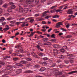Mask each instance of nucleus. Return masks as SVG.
I'll list each match as a JSON object with an SVG mask.
<instances>
[{
  "label": "nucleus",
  "mask_w": 77,
  "mask_h": 77,
  "mask_svg": "<svg viewBox=\"0 0 77 77\" xmlns=\"http://www.w3.org/2000/svg\"><path fill=\"white\" fill-rule=\"evenodd\" d=\"M12 70H11L9 72H5V75H2L1 77H9V76H7V75H12V76H14L15 75V73H12Z\"/></svg>",
  "instance_id": "nucleus-1"
},
{
  "label": "nucleus",
  "mask_w": 77,
  "mask_h": 77,
  "mask_svg": "<svg viewBox=\"0 0 77 77\" xmlns=\"http://www.w3.org/2000/svg\"><path fill=\"white\" fill-rule=\"evenodd\" d=\"M12 66L11 65H10L6 68V69H4L1 72L0 71V74H2V72H6L7 71V70H9V69H12Z\"/></svg>",
  "instance_id": "nucleus-2"
},
{
  "label": "nucleus",
  "mask_w": 77,
  "mask_h": 77,
  "mask_svg": "<svg viewBox=\"0 0 77 77\" xmlns=\"http://www.w3.org/2000/svg\"><path fill=\"white\" fill-rule=\"evenodd\" d=\"M66 50H68V48L66 46H64L63 48L60 49V51L61 53H65V51Z\"/></svg>",
  "instance_id": "nucleus-3"
},
{
  "label": "nucleus",
  "mask_w": 77,
  "mask_h": 77,
  "mask_svg": "<svg viewBox=\"0 0 77 77\" xmlns=\"http://www.w3.org/2000/svg\"><path fill=\"white\" fill-rule=\"evenodd\" d=\"M62 23V22H59L56 25V27L57 28H59V27H60V25H62V26L63 25Z\"/></svg>",
  "instance_id": "nucleus-4"
},
{
  "label": "nucleus",
  "mask_w": 77,
  "mask_h": 77,
  "mask_svg": "<svg viewBox=\"0 0 77 77\" xmlns=\"http://www.w3.org/2000/svg\"><path fill=\"white\" fill-rule=\"evenodd\" d=\"M48 12V11H45L42 15L41 17H45L47 16V14Z\"/></svg>",
  "instance_id": "nucleus-5"
},
{
  "label": "nucleus",
  "mask_w": 77,
  "mask_h": 77,
  "mask_svg": "<svg viewBox=\"0 0 77 77\" xmlns=\"http://www.w3.org/2000/svg\"><path fill=\"white\" fill-rule=\"evenodd\" d=\"M53 51H54V54L55 55H57V54H59V52H58V51L57 49H53Z\"/></svg>",
  "instance_id": "nucleus-6"
},
{
  "label": "nucleus",
  "mask_w": 77,
  "mask_h": 77,
  "mask_svg": "<svg viewBox=\"0 0 77 77\" xmlns=\"http://www.w3.org/2000/svg\"><path fill=\"white\" fill-rule=\"evenodd\" d=\"M67 56H69V59H71V58H72L73 57L72 54H70V53H67Z\"/></svg>",
  "instance_id": "nucleus-7"
},
{
  "label": "nucleus",
  "mask_w": 77,
  "mask_h": 77,
  "mask_svg": "<svg viewBox=\"0 0 77 77\" xmlns=\"http://www.w3.org/2000/svg\"><path fill=\"white\" fill-rule=\"evenodd\" d=\"M67 13L69 14H73V11H72V9H70L68 10L67 11Z\"/></svg>",
  "instance_id": "nucleus-8"
},
{
  "label": "nucleus",
  "mask_w": 77,
  "mask_h": 77,
  "mask_svg": "<svg viewBox=\"0 0 77 77\" xmlns=\"http://www.w3.org/2000/svg\"><path fill=\"white\" fill-rule=\"evenodd\" d=\"M32 2H33V0H26V3L27 5H29Z\"/></svg>",
  "instance_id": "nucleus-9"
},
{
  "label": "nucleus",
  "mask_w": 77,
  "mask_h": 77,
  "mask_svg": "<svg viewBox=\"0 0 77 77\" xmlns=\"http://www.w3.org/2000/svg\"><path fill=\"white\" fill-rule=\"evenodd\" d=\"M20 63L22 64H25L27 63H28V62L27 61L22 60L20 61Z\"/></svg>",
  "instance_id": "nucleus-10"
},
{
  "label": "nucleus",
  "mask_w": 77,
  "mask_h": 77,
  "mask_svg": "<svg viewBox=\"0 0 77 77\" xmlns=\"http://www.w3.org/2000/svg\"><path fill=\"white\" fill-rule=\"evenodd\" d=\"M45 70H46V68L45 67H42L39 69V71L41 72H42L44 71H45Z\"/></svg>",
  "instance_id": "nucleus-11"
},
{
  "label": "nucleus",
  "mask_w": 77,
  "mask_h": 77,
  "mask_svg": "<svg viewBox=\"0 0 77 77\" xmlns=\"http://www.w3.org/2000/svg\"><path fill=\"white\" fill-rule=\"evenodd\" d=\"M32 54L34 57H35L36 58H38V55H37L36 54H35L34 52H32Z\"/></svg>",
  "instance_id": "nucleus-12"
},
{
  "label": "nucleus",
  "mask_w": 77,
  "mask_h": 77,
  "mask_svg": "<svg viewBox=\"0 0 77 77\" xmlns=\"http://www.w3.org/2000/svg\"><path fill=\"white\" fill-rule=\"evenodd\" d=\"M22 71V70L21 69H19L16 70V74H20Z\"/></svg>",
  "instance_id": "nucleus-13"
},
{
  "label": "nucleus",
  "mask_w": 77,
  "mask_h": 77,
  "mask_svg": "<svg viewBox=\"0 0 77 77\" xmlns=\"http://www.w3.org/2000/svg\"><path fill=\"white\" fill-rule=\"evenodd\" d=\"M23 8L21 7H19V12H22V13H24V11H23Z\"/></svg>",
  "instance_id": "nucleus-14"
},
{
  "label": "nucleus",
  "mask_w": 77,
  "mask_h": 77,
  "mask_svg": "<svg viewBox=\"0 0 77 77\" xmlns=\"http://www.w3.org/2000/svg\"><path fill=\"white\" fill-rule=\"evenodd\" d=\"M77 70H75L74 71H72L71 72H69L68 74H74V73H77Z\"/></svg>",
  "instance_id": "nucleus-15"
},
{
  "label": "nucleus",
  "mask_w": 77,
  "mask_h": 77,
  "mask_svg": "<svg viewBox=\"0 0 77 77\" xmlns=\"http://www.w3.org/2000/svg\"><path fill=\"white\" fill-rule=\"evenodd\" d=\"M29 11V8H26L23 10V13H27Z\"/></svg>",
  "instance_id": "nucleus-16"
},
{
  "label": "nucleus",
  "mask_w": 77,
  "mask_h": 77,
  "mask_svg": "<svg viewBox=\"0 0 77 77\" xmlns=\"http://www.w3.org/2000/svg\"><path fill=\"white\" fill-rule=\"evenodd\" d=\"M32 65H33V63H29L28 64L26 65V66L28 68H29V66H32Z\"/></svg>",
  "instance_id": "nucleus-17"
},
{
  "label": "nucleus",
  "mask_w": 77,
  "mask_h": 77,
  "mask_svg": "<svg viewBox=\"0 0 77 77\" xmlns=\"http://www.w3.org/2000/svg\"><path fill=\"white\" fill-rule=\"evenodd\" d=\"M5 64V63L4 62H2V61H0V68H1L2 67V65H4Z\"/></svg>",
  "instance_id": "nucleus-18"
},
{
  "label": "nucleus",
  "mask_w": 77,
  "mask_h": 77,
  "mask_svg": "<svg viewBox=\"0 0 77 77\" xmlns=\"http://www.w3.org/2000/svg\"><path fill=\"white\" fill-rule=\"evenodd\" d=\"M15 48H19V49H21V45H17V46H15Z\"/></svg>",
  "instance_id": "nucleus-19"
},
{
  "label": "nucleus",
  "mask_w": 77,
  "mask_h": 77,
  "mask_svg": "<svg viewBox=\"0 0 77 77\" xmlns=\"http://www.w3.org/2000/svg\"><path fill=\"white\" fill-rule=\"evenodd\" d=\"M25 73H30L32 72V71L31 70H26L24 71Z\"/></svg>",
  "instance_id": "nucleus-20"
},
{
  "label": "nucleus",
  "mask_w": 77,
  "mask_h": 77,
  "mask_svg": "<svg viewBox=\"0 0 77 77\" xmlns=\"http://www.w3.org/2000/svg\"><path fill=\"white\" fill-rule=\"evenodd\" d=\"M37 21H42V20H44V19L42 18H38V19H36Z\"/></svg>",
  "instance_id": "nucleus-21"
},
{
  "label": "nucleus",
  "mask_w": 77,
  "mask_h": 77,
  "mask_svg": "<svg viewBox=\"0 0 77 77\" xmlns=\"http://www.w3.org/2000/svg\"><path fill=\"white\" fill-rule=\"evenodd\" d=\"M17 66H23V65L20 63H17L16 64Z\"/></svg>",
  "instance_id": "nucleus-22"
},
{
  "label": "nucleus",
  "mask_w": 77,
  "mask_h": 77,
  "mask_svg": "<svg viewBox=\"0 0 77 77\" xmlns=\"http://www.w3.org/2000/svg\"><path fill=\"white\" fill-rule=\"evenodd\" d=\"M34 33H35V32H31V33L30 35H28V36H29V37H30L31 36H33V34H34Z\"/></svg>",
  "instance_id": "nucleus-23"
},
{
  "label": "nucleus",
  "mask_w": 77,
  "mask_h": 77,
  "mask_svg": "<svg viewBox=\"0 0 77 77\" xmlns=\"http://www.w3.org/2000/svg\"><path fill=\"white\" fill-rule=\"evenodd\" d=\"M42 64L44 66H46L47 65V63L45 62H44L43 63H42Z\"/></svg>",
  "instance_id": "nucleus-24"
},
{
  "label": "nucleus",
  "mask_w": 77,
  "mask_h": 77,
  "mask_svg": "<svg viewBox=\"0 0 77 77\" xmlns=\"http://www.w3.org/2000/svg\"><path fill=\"white\" fill-rule=\"evenodd\" d=\"M72 37V35H66V38H71Z\"/></svg>",
  "instance_id": "nucleus-25"
},
{
  "label": "nucleus",
  "mask_w": 77,
  "mask_h": 77,
  "mask_svg": "<svg viewBox=\"0 0 77 77\" xmlns=\"http://www.w3.org/2000/svg\"><path fill=\"white\" fill-rule=\"evenodd\" d=\"M13 59L14 61H17V60H18V58L15 57L13 58Z\"/></svg>",
  "instance_id": "nucleus-26"
},
{
  "label": "nucleus",
  "mask_w": 77,
  "mask_h": 77,
  "mask_svg": "<svg viewBox=\"0 0 77 77\" xmlns=\"http://www.w3.org/2000/svg\"><path fill=\"white\" fill-rule=\"evenodd\" d=\"M54 48H59V45H57V44H56L54 45Z\"/></svg>",
  "instance_id": "nucleus-27"
},
{
  "label": "nucleus",
  "mask_w": 77,
  "mask_h": 77,
  "mask_svg": "<svg viewBox=\"0 0 77 77\" xmlns=\"http://www.w3.org/2000/svg\"><path fill=\"white\" fill-rule=\"evenodd\" d=\"M52 67H56L57 66L56 63H53L52 64Z\"/></svg>",
  "instance_id": "nucleus-28"
},
{
  "label": "nucleus",
  "mask_w": 77,
  "mask_h": 77,
  "mask_svg": "<svg viewBox=\"0 0 77 77\" xmlns=\"http://www.w3.org/2000/svg\"><path fill=\"white\" fill-rule=\"evenodd\" d=\"M13 18H12V17H9L8 18H7V20L8 21H11V20H12Z\"/></svg>",
  "instance_id": "nucleus-29"
},
{
  "label": "nucleus",
  "mask_w": 77,
  "mask_h": 77,
  "mask_svg": "<svg viewBox=\"0 0 77 77\" xmlns=\"http://www.w3.org/2000/svg\"><path fill=\"white\" fill-rule=\"evenodd\" d=\"M7 11L8 12H12V9H11V8H8V9L7 10Z\"/></svg>",
  "instance_id": "nucleus-30"
},
{
  "label": "nucleus",
  "mask_w": 77,
  "mask_h": 77,
  "mask_svg": "<svg viewBox=\"0 0 77 77\" xmlns=\"http://www.w3.org/2000/svg\"><path fill=\"white\" fill-rule=\"evenodd\" d=\"M8 6V4L6 3L3 5V7H4V8H6Z\"/></svg>",
  "instance_id": "nucleus-31"
},
{
  "label": "nucleus",
  "mask_w": 77,
  "mask_h": 77,
  "mask_svg": "<svg viewBox=\"0 0 77 77\" xmlns=\"http://www.w3.org/2000/svg\"><path fill=\"white\" fill-rule=\"evenodd\" d=\"M53 18H59V15H55L54 16H53Z\"/></svg>",
  "instance_id": "nucleus-32"
},
{
  "label": "nucleus",
  "mask_w": 77,
  "mask_h": 77,
  "mask_svg": "<svg viewBox=\"0 0 77 77\" xmlns=\"http://www.w3.org/2000/svg\"><path fill=\"white\" fill-rule=\"evenodd\" d=\"M20 23H22V22H18L15 23L16 24L17 26L19 25V24H20Z\"/></svg>",
  "instance_id": "nucleus-33"
},
{
  "label": "nucleus",
  "mask_w": 77,
  "mask_h": 77,
  "mask_svg": "<svg viewBox=\"0 0 77 77\" xmlns=\"http://www.w3.org/2000/svg\"><path fill=\"white\" fill-rule=\"evenodd\" d=\"M19 54V53L17 52H15L13 53V56H16L17 55H18Z\"/></svg>",
  "instance_id": "nucleus-34"
},
{
  "label": "nucleus",
  "mask_w": 77,
  "mask_h": 77,
  "mask_svg": "<svg viewBox=\"0 0 77 77\" xmlns=\"http://www.w3.org/2000/svg\"><path fill=\"white\" fill-rule=\"evenodd\" d=\"M59 58L60 59H64V58H65V56L63 55H61L59 57Z\"/></svg>",
  "instance_id": "nucleus-35"
},
{
  "label": "nucleus",
  "mask_w": 77,
  "mask_h": 77,
  "mask_svg": "<svg viewBox=\"0 0 77 77\" xmlns=\"http://www.w3.org/2000/svg\"><path fill=\"white\" fill-rule=\"evenodd\" d=\"M26 59V60H27L28 61H32V60L30 58H27Z\"/></svg>",
  "instance_id": "nucleus-36"
},
{
  "label": "nucleus",
  "mask_w": 77,
  "mask_h": 77,
  "mask_svg": "<svg viewBox=\"0 0 77 77\" xmlns=\"http://www.w3.org/2000/svg\"><path fill=\"white\" fill-rule=\"evenodd\" d=\"M51 16H48L45 17V18H46V19H48V18H51Z\"/></svg>",
  "instance_id": "nucleus-37"
},
{
  "label": "nucleus",
  "mask_w": 77,
  "mask_h": 77,
  "mask_svg": "<svg viewBox=\"0 0 77 77\" xmlns=\"http://www.w3.org/2000/svg\"><path fill=\"white\" fill-rule=\"evenodd\" d=\"M9 29V27L3 29V30H5V31H7Z\"/></svg>",
  "instance_id": "nucleus-38"
},
{
  "label": "nucleus",
  "mask_w": 77,
  "mask_h": 77,
  "mask_svg": "<svg viewBox=\"0 0 77 77\" xmlns=\"http://www.w3.org/2000/svg\"><path fill=\"white\" fill-rule=\"evenodd\" d=\"M11 8L12 9H15V6L14 5H12L11 6Z\"/></svg>",
  "instance_id": "nucleus-39"
},
{
  "label": "nucleus",
  "mask_w": 77,
  "mask_h": 77,
  "mask_svg": "<svg viewBox=\"0 0 77 77\" xmlns=\"http://www.w3.org/2000/svg\"><path fill=\"white\" fill-rule=\"evenodd\" d=\"M43 40L44 41H48V39L47 38H45L43 39Z\"/></svg>",
  "instance_id": "nucleus-40"
},
{
  "label": "nucleus",
  "mask_w": 77,
  "mask_h": 77,
  "mask_svg": "<svg viewBox=\"0 0 77 77\" xmlns=\"http://www.w3.org/2000/svg\"><path fill=\"white\" fill-rule=\"evenodd\" d=\"M25 19V18L22 17L19 19V21H21V20H24Z\"/></svg>",
  "instance_id": "nucleus-41"
},
{
  "label": "nucleus",
  "mask_w": 77,
  "mask_h": 77,
  "mask_svg": "<svg viewBox=\"0 0 77 77\" xmlns=\"http://www.w3.org/2000/svg\"><path fill=\"white\" fill-rule=\"evenodd\" d=\"M43 54L42 53H40L39 54H38V56H43Z\"/></svg>",
  "instance_id": "nucleus-42"
},
{
  "label": "nucleus",
  "mask_w": 77,
  "mask_h": 77,
  "mask_svg": "<svg viewBox=\"0 0 77 77\" xmlns=\"http://www.w3.org/2000/svg\"><path fill=\"white\" fill-rule=\"evenodd\" d=\"M15 22H16L15 21L13 20V21H10V23H11V24H14V23H15Z\"/></svg>",
  "instance_id": "nucleus-43"
},
{
  "label": "nucleus",
  "mask_w": 77,
  "mask_h": 77,
  "mask_svg": "<svg viewBox=\"0 0 77 77\" xmlns=\"http://www.w3.org/2000/svg\"><path fill=\"white\" fill-rule=\"evenodd\" d=\"M43 60H48V58L47 57H44L43 58Z\"/></svg>",
  "instance_id": "nucleus-44"
},
{
  "label": "nucleus",
  "mask_w": 77,
  "mask_h": 77,
  "mask_svg": "<svg viewBox=\"0 0 77 77\" xmlns=\"http://www.w3.org/2000/svg\"><path fill=\"white\" fill-rule=\"evenodd\" d=\"M48 45H51V43L49 42H46Z\"/></svg>",
  "instance_id": "nucleus-45"
},
{
  "label": "nucleus",
  "mask_w": 77,
  "mask_h": 77,
  "mask_svg": "<svg viewBox=\"0 0 77 77\" xmlns=\"http://www.w3.org/2000/svg\"><path fill=\"white\" fill-rule=\"evenodd\" d=\"M39 65H35L34 66V67L35 68H39Z\"/></svg>",
  "instance_id": "nucleus-46"
},
{
  "label": "nucleus",
  "mask_w": 77,
  "mask_h": 77,
  "mask_svg": "<svg viewBox=\"0 0 77 77\" xmlns=\"http://www.w3.org/2000/svg\"><path fill=\"white\" fill-rule=\"evenodd\" d=\"M51 42H55V41H56V40L55 39H51Z\"/></svg>",
  "instance_id": "nucleus-47"
},
{
  "label": "nucleus",
  "mask_w": 77,
  "mask_h": 77,
  "mask_svg": "<svg viewBox=\"0 0 77 77\" xmlns=\"http://www.w3.org/2000/svg\"><path fill=\"white\" fill-rule=\"evenodd\" d=\"M69 16L70 18H71L72 17V18H75V16H74L73 15H69Z\"/></svg>",
  "instance_id": "nucleus-48"
},
{
  "label": "nucleus",
  "mask_w": 77,
  "mask_h": 77,
  "mask_svg": "<svg viewBox=\"0 0 77 77\" xmlns=\"http://www.w3.org/2000/svg\"><path fill=\"white\" fill-rule=\"evenodd\" d=\"M57 7V5H55L54 6H53L51 7V9H54V8H56Z\"/></svg>",
  "instance_id": "nucleus-49"
},
{
  "label": "nucleus",
  "mask_w": 77,
  "mask_h": 77,
  "mask_svg": "<svg viewBox=\"0 0 77 77\" xmlns=\"http://www.w3.org/2000/svg\"><path fill=\"white\" fill-rule=\"evenodd\" d=\"M61 30H63V31H65V32H66V29L63 28H61Z\"/></svg>",
  "instance_id": "nucleus-50"
},
{
  "label": "nucleus",
  "mask_w": 77,
  "mask_h": 77,
  "mask_svg": "<svg viewBox=\"0 0 77 77\" xmlns=\"http://www.w3.org/2000/svg\"><path fill=\"white\" fill-rule=\"evenodd\" d=\"M55 36V35L54 34H53L51 35V38H55V37H54Z\"/></svg>",
  "instance_id": "nucleus-51"
},
{
  "label": "nucleus",
  "mask_w": 77,
  "mask_h": 77,
  "mask_svg": "<svg viewBox=\"0 0 77 77\" xmlns=\"http://www.w3.org/2000/svg\"><path fill=\"white\" fill-rule=\"evenodd\" d=\"M34 21V19H31L30 21L31 23H32Z\"/></svg>",
  "instance_id": "nucleus-52"
},
{
  "label": "nucleus",
  "mask_w": 77,
  "mask_h": 77,
  "mask_svg": "<svg viewBox=\"0 0 77 77\" xmlns=\"http://www.w3.org/2000/svg\"><path fill=\"white\" fill-rule=\"evenodd\" d=\"M3 10H2V8H0V14H1Z\"/></svg>",
  "instance_id": "nucleus-53"
},
{
  "label": "nucleus",
  "mask_w": 77,
  "mask_h": 77,
  "mask_svg": "<svg viewBox=\"0 0 77 77\" xmlns=\"http://www.w3.org/2000/svg\"><path fill=\"white\" fill-rule=\"evenodd\" d=\"M11 57L9 56H6L5 57H4V59H8V58H10Z\"/></svg>",
  "instance_id": "nucleus-54"
},
{
  "label": "nucleus",
  "mask_w": 77,
  "mask_h": 77,
  "mask_svg": "<svg viewBox=\"0 0 77 77\" xmlns=\"http://www.w3.org/2000/svg\"><path fill=\"white\" fill-rule=\"evenodd\" d=\"M63 6H61L59 7V9H60V11H61V9L63 8Z\"/></svg>",
  "instance_id": "nucleus-55"
},
{
  "label": "nucleus",
  "mask_w": 77,
  "mask_h": 77,
  "mask_svg": "<svg viewBox=\"0 0 77 77\" xmlns=\"http://www.w3.org/2000/svg\"><path fill=\"white\" fill-rule=\"evenodd\" d=\"M65 63H66V64H68L69 63V60H66L65 61Z\"/></svg>",
  "instance_id": "nucleus-56"
},
{
  "label": "nucleus",
  "mask_w": 77,
  "mask_h": 77,
  "mask_svg": "<svg viewBox=\"0 0 77 77\" xmlns=\"http://www.w3.org/2000/svg\"><path fill=\"white\" fill-rule=\"evenodd\" d=\"M1 19H2V20L3 21L5 20V17H1Z\"/></svg>",
  "instance_id": "nucleus-57"
},
{
  "label": "nucleus",
  "mask_w": 77,
  "mask_h": 77,
  "mask_svg": "<svg viewBox=\"0 0 77 77\" xmlns=\"http://www.w3.org/2000/svg\"><path fill=\"white\" fill-rule=\"evenodd\" d=\"M10 14L9 13H6L5 14V15L7 17H8V16H9Z\"/></svg>",
  "instance_id": "nucleus-58"
},
{
  "label": "nucleus",
  "mask_w": 77,
  "mask_h": 77,
  "mask_svg": "<svg viewBox=\"0 0 77 77\" xmlns=\"http://www.w3.org/2000/svg\"><path fill=\"white\" fill-rule=\"evenodd\" d=\"M35 3H39V0H36L35 1Z\"/></svg>",
  "instance_id": "nucleus-59"
},
{
  "label": "nucleus",
  "mask_w": 77,
  "mask_h": 77,
  "mask_svg": "<svg viewBox=\"0 0 77 77\" xmlns=\"http://www.w3.org/2000/svg\"><path fill=\"white\" fill-rule=\"evenodd\" d=\"M21 26L22 27H24V26H26V24H25V23H23V24H22Z\"/></svg>",
  "instance_id": "nucleus-60"
},
{
  "label": "nucleus",
  "mask_w": 77,
  "mask_h": 77,
  "mask_svg": "<svg viewBox=\"0 0 77 77\" xmlns=\"http://www.w3.org/2000/svg\"><path fill=\"white\" fill-rule=\"evenodd\" d=\"M2 42H3V43H6V41H5V39L2 40Z\"/></svg>",
  "instance_id": "nucleus-61"
},
{
  "label": "nucleus",
  "mask_w": 77,
  "mask_h": 77,
  "mask_svg": "<svg viewBox=\"0 0 77 77\" xmlns=\"http://www.w3.org/2000/svg\"><path fill=\"white\" fill-rule=\"evenodd\" d=\"M38 50H40V51H44V49H42L41 48H38Z\"/></svg>",
  "instance_id": "nucleus-62"
},
{
  "label": "nucleus",
  "mask_w": 77,
  "mask_h": 77,
  "mask_svg": "<svg viewBox=\"0 0 77 77\" xmlns=\"http://www.w3.org/2000/svg\"><path fill=\"white\" fill-rule=\"evenodd\" d=\"M37 33H38V34H42V32H40L39 31H37Z\"/></svg>",
  "instance_id": "nucleus-63"
},
{
  "label": "nucleus",
  "mask_w": 77,
  "mask_h": 77,
  "mask_svg": "<svg viewBox=\"0 0 77 77\" xmlns=\"http://www.w3.org/2000/svg\"><path fill=\"white\" fill-rule=\"evenodd\" d=\"M68 8V6H66L65 8H63V9H66Z\"/></svg>",
  "instance_id": "nucleus-64"
}]
</instances>
